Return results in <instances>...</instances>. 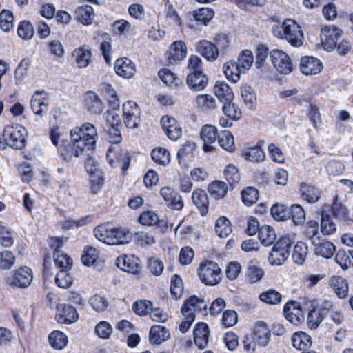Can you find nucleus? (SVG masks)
<instances>
[{
    "instance_id": "obj_1",
    "label": "nucleus",
    "mask_w": 353,
    "mask_h": 353,
    "mask_svg": "<svg viewBox=\"0 0 353 353\" xmlns=\"http://www.w3.org/2000/svg\"><path fill=\"white\" fill-rule=\"evenodd\" d=\"M72 144L65 145L61 156L69 161L72 156L78 157L87 151L93 150L95 148L97 132L95 126L90 123H85L79 128H75L70 131Z\"/></svg>"
},
{
    "instance_id": "obj_2",
    "label": "nucleus",
    "mask_w": 353,
    "mask_h": 353,
    "mask_svg": "<svg viewBox=\"0 0 353 353\" xmlns=\"http://www.w3.org/2000/svg\"><path fill=\"white\" fill-rule=\"evenodd\" d=\"M274 34L288 41L294 47H300L303 43V32L301 26L291 19L284 20L281 26L276 28Z\"/></svg>"
},
{
    "instance_id": "obj_3",
    "label": "nucleus",
    "mask_w": 353,
    "mask_h": 353,
    "mask_svg": "<svg viewBox=\"0 0 353 353\" xmlns=\"http://www.w3.org/2000/svg\"><path fill=\"white\" fill-rule=\"evenodd\" d=\"M207 304L203 299L196 296L189 297L181 307V313L185 320L180 324L179 330L185 333L190 327L195 319V312L206 310Z\"/></svg>"
},
{
    "instance_id": "obj_4",
    "label": "nucleus",
    "mask_w": 353,
    "mask_h": 353,
    "mask_svg": "<svg viewBox=\"0 0 353 353\" xmlns=\"http://www.w3.org/2000/svg\"><path fill=\"white\" fill-rule=\"evenodd\" d=\"M271 332L268 326L263 322H259L255 325L251 337L245 336L243 340L244 348L248 352L254 351L256 347L266 346L270 339Z\"/></svg>"
},
{
    "instance_id": "obj_5",
    "label": "nucleus",
    "mask_w": 353,
    "mask_h": 353,
    "mask_svg": "<svg viewBox=\"0 0 353 353\" xmlns=\"http://www.w3.org/2000/svg\"><path fill=\"white\" fill-rule=\"evenodd\" d=\"M198 276L202 283L210 286L219 284L222 280L221 270L212 261H205L200 264Z\"/></svg>"
},
{
    "instance_id": "obj_6",
    "label": "nucleus",
    "mask_w": 353,
    "mask_h": 353,
    "mask_svg": "<svg viewBox=\"0 0 353 353\" xmlns=\"http://www.w3.org/2000/svg\"><path fill=\"white\" fill-rule=\"evenodd\" d=\"M26 135V129L18 124L6 125L3 132L4 141L8 145L17 150H21L25 147Z\"/></svg>"
},
{
    "instance_id": "obj_7",
    "label": "nucleus",
    "mask_w": 353,
    "mask_h": 353,
    "mask_svg": "<svg viewBox=\"0 0 353 353\" xmlns=\"http://www.w3.org/2000/svg\"><path fill=\"white\" fill-rule=\"evenodd\" d=\"M106 157L109 164L113 168L121 165L123 172L129 168L130 157L120 148L119 145H110Z\"/></svg>"
},
{
    "instance_id": "obj_8",
    "label": "nucleus",
    "mask_w": 353,
    "mask_h": 353,
    "mask_svg": "<svg viewBox=\"0 0 353 353\" xmlns=\"http://www.w3.org/2000/svg\"><path fill=\"white\" fill-rule=\"evenodd\" d=\"M123 119L126 128L136 129L141 122V110L139 105L132 101L123 104Z\"/></svg>"
},
{
    "instance_id": "obj_9",
    "label": "nucleus",
    "mask_w": 353,
    "mask_h": 353,
    "mask_svg": "<svg viewBox=\"0 0 353 353\" xmlns=\"http://www.w3.org/2000/svg\"><path fill=\"white\" fill-rule=\"evenodd\" d=\"M270 59L274 68L281 74H288L292 71L291 59L285 52L274 49L270 52Z\"/></svg>"
},
{
    "instance_id": "obj_10",
    "label": "nucleus",
    "mask_w": 353,
    "mask_h": 353,
    "mask_svg": "<svg viewBox=\"0 0 353 353\" xmlns=\"http://www.w3.org/2000/svg\"><path fill=\"white\" fill-rule=\"evenodd\" d=\"M341 34L342 30L334 26H326L322 28L321 39L323 48L327 51L333 50Z\"/></svg>"
},
{
    "instance_id": "obj_11",
    "label": "nucleus",
    "mask_w": 353,
    "mask_h": 353,
    "mask_svg": "<svg viewBox=\"0 0 353 353\" xmlns=\"http://www.w3.org/2000/svg\"><path fill=\"white\" fill-rule=\"evenodd\" d=\"M200 136L203 141V150L207 152L214 151L215 147L213 144L219 137L216 128L212 125H205L201 130Z\"/></svg>"
},
{
    "instance_id": "obj_12",
    "label": "nucleus",
    "mask_w": 353,
    "mask_h": 353,
    "mask_svg": "<svg viewBox=\"0 0 353 353\" xmlns=\"http://www.w3.org/2000/svg\"><path fill=\"white\" fill-rule=\"evenodd\" d=\"M196 52L209 61H215L219 57V50L217 46L212 42L203 39L195 44Z\"/></svg>"
},
{
    "instance_id": "obj_13",
    "label": "nucleus",
    "mask_w": 353,
    "mask_h": 353,
    "mask_svg": "<svg viewBox=\"0 0 353 353\" xmlns=\"http://www.w3.org/2000/svg\"><path fill=\"white\" fill-rule=\"evenodd\" d=\"M161 123L164 132L171 140H177L181 136V128L174 118L168 115L163 116L161 119Z\"/></svg>"
},
{
    "instance_id": "obj_14",
    "label": "nucleus",
    "mask_w": 353,
    "mask_h": 353,
    "mask_svg": "<svg viewBox=\"0 0 353 353\" xmlns=\"http://www.w3.org/2000/svg\"><path fill=\"white\" fill-rule=\"evenodd\" d=\"M30 107L37 116L42 117L48 110V99L43 91H36L30 101Z\"/></svg>"
},
{
    "instance_id": "obj_15",
    "label": "nucleus",
    "mask_w": 353,
    "mask_h": 353,
    "mask_svg": "<svg viewBox=\"0 0 353 353\" xmlns=\"http://www.w3.org/2000/svg\"><path fill=\"white\" fill-rule=\"evenodd\" d=\"M57 308L56 319L59 323L70 324L77 321L79 315L74 307L63 304L58 305Z\"/></svg>"
},
{
    "instance_id": "obj_16",
    "label": "nucleus",
    "mask_w": 353,
    "mask_h": 353,
    "mask_svg": "<svg viewBox=\"0 0 353 353\" xmlns=\"http://www.w3.org/2000/svg\"><path fill=\"white\" fill-rule=\"evenodd\" d=\"M117 265L123 271L136 274L141 268L139 259L134 255H123L117 258Z\"/></svg>"
},
{
    "instance_id": "obj_17",
    "label": "nucleus",
    "mask_w": 353,
    "mask_h": 353,
    "mask_svg": "<svg viewBox=\"0 0 353 353\" xmlns=\"http://www.w3.org/2000/svg\"><path fill=\"white\" fill-rule=\"evenodd\" d=\"M187 55V47L182 40L173 42L167 54V59L170 64H174L185 59Z\"/></svg>"
},
{
    "instance_id": "obj_18",
    "label": "nucleus",
    "mask_w": 353,
    "mask_h": 353,
    "mask_svg": "<svg viewBox=\"0 0 353 353\" xmlns=\"http://www.w3.org/2000/svg\"><path fill=\"white\" fill-rule=\"evenodd\" d=\"M300 70L305 75H314L323 69L321 61L314 57H302L300 61Z\"/></svg>"
},
{
    "instance_id": "obj_19",
    "label": "nucleus",
    "mask_w": 353,
    "mask_h": 353,
    "mask_svg": "<svg viewBox=\"0 0 353 353\" xmlns=\"http://www.w3.org/2000/svg\"><path fill=\"white\" fill-rule=\"evenodd\" d=\"M114 70L116 73L126 79L132 78L135 73V65L129 59L124 57L118 59L114 64Z\"/></svg>"
},
{
    "instance_id": "obj_20",
    "label": "nucleus",
    "mask_w": 353,
    "mask_h": 353,
    "mask_svg": "<svg viewBox=\"0 0 353 353\" xmlns=\"http://www.w3.org/2000/svg\"><path fill=\"white\" fill-rule=\"evenodd\" d=\"M32 278L31 270L28 267H23L14 272L10 283L18 288H27L30 285Z\"/></svg>"
},
{
    "instance_id": "obj_21",
    "label": "nucleus",
    "mask_w": 353,
    "mask_h": 353,
    "mask_svg": "<svg viewBox=\"0 0 353 353\" xmlns=\"http://www.w3.org/2000/svg\"><path fill=\"white\" fill-rule=\"evenodd\" d=\"M72 57L79 68H84L88 66L91 61V49L88 46H82L76 48L72 52Z\"/></svg>"
},
{
    "instance_id": "obj_22",
    "label": "nucleus",
    "mask_w": 353,
    "mask_h": 353,
    "mask_svg": "<svg viewBox=\"0 0 353 353\" xmlns=\"http://www.w3.org/2000/svg\"><path fill=\"white\" fill-rule=\"evenodd\" d=\"M208 82V78L203 72H190L186 78L188 86L195 91L205 89Z\"/></svg>"
},
{
    "instance_id": "obj_23",
    "label": "nucleus",
    "mask_w": 353,
    "mask_h": 353,
    "mask_svg": "<svg viewBox=\"0 0 353 353\" xmlns=\"http://www.w3.org/2000/svg\"><path fill=\"white\" fill-rule=\"evenodd\" d=\"M209 328L204 323L196 324L194 330V341L195 345L201 350L205 349L208 343Z\"/></svg>"
},
{
    "instance_id": "obj_24",
    "label": "nucleus",
    "mask_w": 353,
    "mask_h": 353,
    "mask_svg": "<svg viewBox=\"0 0 353 353\" xmlns=\"http://www.w3.org/2000/svg\"><path fill=\"white\" fill-rule=\"evenodd\" d=\"M96 238L105 244L113 245L112 236L114 233V227L110 224H102L98 225L94 230Z\"/></svg>"
},
{
    "instance_id": "obj_25",
    "label": "nucleus",
    "mask_w": 353,
    "mask_h": 353,
    "mask_svg": "<svg viewBox=\"0 0 353 353\" xmlns=\"http://www.w3.org/2000/svg\"><path fill=\"white\" fill-rule=\"evenodd\" d=\"M296 304L295 301H291L287 303L283 307L286 319L294 325L301 323L304 319L301 311L296 307Z\"/></svg>"
},
{
    "instance_id": "obj_26",
    "label": "nucleus",
    "mask_w": 353,
    "mask_h": 353,
    "mask_svg": "<svg viewBox=\"0 0 353 353\" xmlns=\"http://www.w3.org/2000/svg\"><path fill=\"white\" fill-rule=\"evenodd\" d=\"M192 199L193 203L199 210L201 215H205L208 212L209 205L207 193L201 189L196 190L192 193Z\"/></svg>"
},
{
    "instance_id": "obj_27",
    "label": "nucleus",
    "mask_w": 353,
    "mask_h": 353,
    "mask_svg": "<svg viewBox=\"0 0 353 353\" xmlns=\"http://www.w3.org/2000/svg\"><path fill=\"white\" fill-rule=\"evenodd\" d=\"M215 95L222 102L232 101L234 93L231 88L224 81H217L214 88Z\"/></svg>"
},
{
    "instance_id": "obj_28",
    "label": "nucleus",
    "mask_w": 353,
    "mask_h": 353,
    "mask_svg": "<svg viewBox=\"0 0 353 353\" xmlns=\"http://www.w3.org/2000/svg\"><path fill=\"white\" fill-rule=\"evenodd\" d=\"M330 286L339 298H345L348 293L347 281L341 276H332L329 282Z\"/></svg>"
},
{
    "instance_id": "obj_29",
    "label": "nucleus",
    "mask_w": 353,
    "mask_h": 353,
    "mask_svg": "<svg viewBox=\"0 0 353 353\" xmlns=\"http://www.w3.org/2000/svg\"><path fill=\"white\" fill-rule=\"evenodd\" d=\"M170 337L169 331L163 326L153 325L150 328V341L152 344L159 345Z\"/></svg>"
},
{
    "instance_id": "obj_30",
    "label": "nucleus",
    "mask_w": 353,
    "mask_h": 353,
    "mask_svg": "<svg viewBox=\"0 0 353 353\" xmlns=\"http://www.w3.org/2000/svg\"><path fill=\"white\" fill-rule=\"evenodd\" d=\"M85 102L90 111L96 114L102 112L104 105L98 95L94 92H88L85 96Z\"/></svg>"
},
{
    "instance_id": "obj_31",
    "label": "nucleus",
    "mask_w": 353,
    "mask_h": 353,
    "mask_svg": "<svg viewBox=\"0 0 353 353\" xmlns=\"http://www.w3.org/2000/svg\"><path fill=\"white\" fill-rule=\"evenodd\" d=\"M76 15L84 26H90L92 23L94 19V10L91 6L83 5L78 7L75 11Z\"/></svg>"
},
{
    "instance_id": "obj_32",
    "label": "nucleus",
    "mask_w": 353,
    "mask_h": 353,
    "mask_svg": "<svg viewBox=\"0 0 353 353\" xmlns=\"http://www.w3.org/2000/svg\"><path fill=\"white\" fill-rule=\"evenodd\" d=\"M259 239L261 244L265 246H270L272 245L276 239V234L274 229L267 225L260 227L259 231Z\"/></svg>"
},
{
    "instance_id": "obj_33",
    "label": "nucleus",
    "mask_w": 353,
    "mask_h": 353,
    "mask_svg": "<svg viewBox=\"0 0 353 353\" xmlns=\"http://www.w3.org/2000/svg\"><path fill=\"white\" fill-rule=\"evenodd\" d=\"M196 151V145L194 142L187 141L179 150L177 157L180 162L192 160Z\"/></svg>"
},
{
    "instance_id": "obj_34",
    "label": "nucleus",
    "mask_w": 353,
    "mask_h": 353,
    "mask_svg": "<svg viewBox=\"0 0 353 353\" xmlns=\"http://www.w3.org/2000/svg\"><path fill=\"white\" fill-rule=\"evenodd\" d=\"M223 72L226 78L233 83L237 82L240 79L241 73H244L236 64L235 61H228L223 65Z\"/></svg>"
},
{
    "instance_id": "obj_35",
    "label": "nucleus",
    "mask_w": 353,
    "mask_h": 353,
    "mask_svg": "<svg viewBox=\"0 0 353 353\" xmlns=\"http://www.w3.org/2000/svg\"><path fill=\"white\" fill-rule=\"evenodd\" d=\"M300 192L302 198L308 203H312L318 201L320 199L319 191L313 187L305 183L300 185Z\"/></svg>"
},
{
    "instance_id": "obj_36",
    "label": "nucleus",
    "mask_w": 353,
    "mask_h": 353,
    "mask_svg": "<svg viewBox=\"0 0 353 353\" xmlns=\"http://www.w3.org/2000/svg\"><path fill=\"white\" fill-rule=\"evenodd\" d=\"M241 97L250 109L255 108L256 104V96L254 89L248 84H243L241 87Z\"/></svg>"
},
{
    "instance_id": "obj_37",
    "label": "nucleus",
    "mask_w": 353,
    "mask_h": 353,
    "mask_svg": "<svg viewBox=\"0 0 353 353\" xmlns=\"http://www.w3.org/2000/svg\"><path fill=\"white\" fill-rule=\"evenodd\" d=\"M292 343L296 349L304 351L311 346V338L305 332H296L292 336Z\"/></svg>"
},
{
    "instance_id": "obj_38",
    "label": "nucleus",
    "mask_w": 353,
    "mask_h": 353,
    "mask_svg": "<svg viewBox=\"0 0 353 353\" xmlns=\"http://www.w3.org/2000/svg\"><path fill=\"white\" fill-rule=\"evenodd\" d=\"M49 343L52 347L57 350L63 349L68 344V337L62 332L53 331L48 336Z\"/></svg>"
},
{
    "instance_id": "obj_39",
    "label": "nucleus",
    "mask_w": 353,
    "mask_h": 353,
    "mask_svg": "<svg viewBox=\"0 0 353 353\" xmlns=\"http://www.w3.org/2000/svg\"><path fill=\"white\" fill-rule=\"evenodd\" d=\"M191 14L197 22L206 26L214 17V13L212 8H201L192 11Z\"/></svg>"
},
{
    "instance_id": "obj_40",
    "label": "nucleus",
    "mask_w": 353,
    "mask_h": 353,
    "mask_svg": "<svg viewBox=\"0 0 353 353\" xmlns=\"http://www.w3.org/2000/svg\"><path fill=\"white\" fill-rule=\"evenodd\" d=\"M219 145L225 150L232 152L235 150L234 137L228 130L222 131L217 138Z\"/></svg>"
},
{
    "instance_id": "obj_41",
    "label": "nucleus",
    "mask_w": 353,
    "mask_h": 353,
    "mask_svg": "<svg viewBox=\"0 0 353 353\" xmlns=\"http://www.w3.org/2000/svg\"><path fill=\"white\" fill-rule=\"evenodd\" d=\"M308 254V248L306 243L299 241L294 247L292 257L293 261L299 264L304 263L306 256Z\"/></svg>"
},
{
    "instance_id": "obj_42",
    "label": "nucleus",
    "mask_w": 353,
    "mask_h": 353,
    "mask_svg": "<svg viewBox=\"0 0 353 353\" xmlns=\"http://www.w3.org/2000/svg\"><path fill=\"white\" fill-rule=\"evenodd\" d=\"M334 252L335 246L330 241H321L315 245V254L323 258H330Z\"/></svg>"
},
{
    "instance_id": "obj_43",
    "label": "nucleus",
    "mask_w": 353,
    "mask_h": 353,
    "mask_svg": "<svg viewBox=\"0 0 353 353\" xmlns=\"http://www.w3.org/2000/svg\"><path fill=\"white\" fill-rule=\"evenodd\" d=\"M215 231L219 237H227L232 231L230 221L225 216L219 217L216 221Z\"/></svg>"
},
{
    "instance_id": "obj_44",
    "label": "nucleus",
    "mask_w": 353,
    "mask_h": 353,
    "mask_svg": "<svg viewBox=\"0 0 353 353\" xmlns=\"http://www.w3.org/2000/svg\"><path fill=\"white\" fill-rule=\"evenodd\" d=\"M242 157L247 161L260 162L265 159V153L259 147L245 149Z\"/></svg>"
},
{
    "instance_id": "obj_45",
    "label": "nucleus",
    "mask_w": 353,
    "mask_h": 353,
    "mask_svg": "<svg viewBox=\"0 0 353 353\" xmlns=\"http://www.w3.org/2000/svg\"><path fill=\"white\" fill-rule=\"evenodd\" d=\"M222 110L224 114L230 119L238 121L241 117L240 108L232 101L223 103Z\"/></svg>"
},
{
    "instance_id": "obj_46",
    "label": "nucleus",
    "mask_w": 353,
    "mask_h": 353,
    "mask_svg": "<svg viewBox=\"0 0 353 353\" xmlns=\"http://www.w3.org/2000/svg\"><path fill=\"white\" fill-rule=\"evenodd\" d=\"M151 157L154 161L159 165H165L170 161V152L164 148L154 149L151 152Z\"/></svg>"
},
{
    "instance_id": "obj_47",
    "label": "nucleus",
    "mask_w": 353,
    "mask_h": 353,
    "mask_svg": "<svg viewBox=\"0 0 353 353\" xmlns=\"http://www.w3.org/2000/svg\"><path fill=\"white\" fill-rule=\"evenodd\" d=\"M259 299L261 301L269 305H277L281 303L282 295L273 289L268 290L260 294Z\"/></svg>"
},
{
    "instance_id": "obj_48",
    "label": "nucleus",
    "mask_w": 353,
    "mask_h": 353,
    "mask_svg": "<svg viewBox=\"0 0 353 353\" xmlns=\"http://www.w3.org/2000/svg\"><path fill=\"white\" fill-rule=\"evenodd\" d=\"M321 232L326 235L333 234L336 230V225L332 220L330 214L323 211L321 219Z\"/></svg>"
},
{
    "instance_id": "obj_49",
    "label": "nucleus",
    "mask_w": 353,
    "mask_h": 353,
    "mask_svg": "<svg viewBox=\"0 0 353 353\" xmlns=\"http://www.w3.org/2000/svg\"><path fill=\"white\" fill-rule=\"evenodd\" d=\"M14 28V17L10 10H2L0 12V28L2 31L8 32Z\"/></svg>"
},
{
    "instance_id": "obj_50",
    "label": "nucleus",
    "mask_w": 353,
    "mask_h": 353,
    "mask_svg": "<svg viewBox=\"0 0 353 353\" xmlns=\"http://www.w3.org/2000/svg\"><path fill=\"white\" fill-rule=\"evenodd\" d=\"M224 176L231 188L238 184L241 179L238 169L233 165H229L225 168Z\"/></svg>"
},
{
    "instance_id": "obj_51",
    "label": "nucleus",
    "mask_w": 353,
    "mask_h": 353,
    "mask_svg": "<svg viewBox=\"0 0 353 353\" xmlns=\"http://www.w3.org/2000/svg\"><path fill=\"white\" fill-rule=\"evenodd\" d=\"M54 261L60 270H70L72 265V260L61 250L54 252Z\"/></svg>"
},
{
    "instance_id": "obj_52",
    "label": "nucleus",
    "mask_w": 353,
    "mask_h": 353,
    "mask_svg": "<svg viewBox=\"0 0 353 353\" xmlns=\"http://www.w3.org/2000/svg\"><path fill=\"white\" fill-rule=\"evenodd\" d=\"M227 185L223 181H214L208 186V191L214 198H223L227 193Z\"/></svg>"
},
{
    "instance_id": "obj_53",
    "label": "nucleus",
    "mask_w": 353,
    "mask_h": 353,
    "mask_svg": "<svg viewBox=\"0 0 353 353\" xmlns=\"http://www.w3.org/2000/svg\"><path fill=\"white\" fill-rule=\"evenodd\" d=\"M159 77L162 81L169 86H176L181 80L171 70L163 68L159 71Z\"/></svg>"
},
{
    "instance_id": "obj_54",
    "label": "nucleus",
    "mask_w": 353,
    "mask_h": 353,
    "mask_svg": "<svg viewBox=\"0 0 353 353\" xmlns=\"http://www.w3.org/2000/svg\"><path fill=\"white\" fill-rule=\"evenodd\" d=\"M271 214L276 221H284L290 216V210L282 204L275 203L271 208Z\"/></svg>"
},
{
    "instance_id": "obj_55",
    "label": "nucleus",
    "mask_w": 353,
    "mask_h": 353,
    "mask_svg": "<svg viewBox=\"0 0 353 353\" xmlns=\"http://www.w3.org/2000/svg\"><path fill=\"white\" fill-rule=\"evenodd\" d=\"M252 63L253 54L252 51L249 50H243L239 56L236 64H238L239 67L245 72V71L250 69Z\"/></svg>"
},
{
    "instance_id": "obj_56",
    "label": "nucleus",
    "mask_w": 353,
    "mask_h": 353,
    "mask_svg": "<svg viewBox=\"0 0 353 353\" xmlns=\"http://www.w3.org/2000/svg\"><path fill=\"white\" fill-rule=\"evenodd\" d=\"M68 270L66 269L60 270L57 274L55 282L59 288H68L72 284L73 279Z\"/></svg>"
},
{
    "instance_id": "obj_57",
    "label": "nucleus",
    "mask_w": 353,
    "mask_h": 353,
    "mask_svg": "<svg viewBox=\"0 0 353 353\" xmlns=\"http://www.w3.org/2000/svg\"><path fill=\"white\" fill-rule=\"evenodd\" d=\"M242 201L248 206L256 203L259 199V192L253 187H248L241 192Z\"/></svg>"
},
{
    "instance_id": "obj_58",
    "label": "nucleus",
    "mask_w": 353,
    "mask_h": 353,
    "mask_svg": "<svg viewBox=\"0 0 353 353\" xmlns=\"http://www.w3.org/2000/svg\"><path fill=\"white\" fill-rule=\"evenodd\" d=\"M89 303L97 312H102L106 310L109 303L105 296L94 294L89 299Z\"/></svg>"
},
{
    "instance_id": "obj_59",
    "label": "nucleus",
    "mask_w": 353,
    "mask_h": 353,
    "mask_svg": "<svg viewBox=\"0 0 353 353\" xmlns=\"http://www.w3.org/2000/svg\"><path fill=\"white\" fill-rule=\"evenodd\" d=\"M195 101L197 105L203 109H215L216 103L214 98L210 94H199L196 96Z\"/></svg>"
},
{
    "instance_id": "obj_60",
    "label": "nucleus",
    "mask_w": 353,
    "mask_h": 353,
    "mask_svg": "<svg viewBox=\"0 0 353 353\" xmlns=\"http://www.w3.org/2000/svg\"><path fill=\"white\" fill-rule=\"evenodd\" d=\"M290 216L294 224L302 225L305 221V212L303 208L298 205L294 204L290 210Z\"/></svg>"
},
{
    "instance_id": "obj_61",
    "label": "nucleus",
    "mask_w": 353,
    "mask_h": 353,
    "mask_svg": "<svg viewBox=\"0 0 353 353\" xmlns=\"http://www.w3.org/2000/svg\"><path fill=\"white\" fill-rule=\"evenodd\" d=\"M130 232L128 230L124 228H116L114 227V233L112 236V241L114 245H122L128 243L130 239Z\"/></svg>"
},
{
    "instance_id": "obj_62",
    "label": "nucleus",
    "mask_w": 353,
    "mask_h": 353,
    "mask_svg": "<svg viewBox=\"0 0 353 353\" xmlns=\"http://www.w3.org/2000/svg\"><path fill=\"white\" fill-rule=\"evenodd\" d=\"M263 270L255 264H250L248 268L247 277L251 283L259 282L263 276Z\"/></svg>"
},
{
    "instance_id": "obj_63",
    "label": "nucleus",
    "mask_w": 353,
    "mask_h": 353,
    "mask_svg": "<svg viewBox=\"0 0 353 353\" xmlns=\"http://www.w3.org/2000/svg\"><path fill=\"white\" fill-rule=\"evenodd\" d=\"M18 35L26 40L31 39L34 33V28L29 21H22L19 23L17 29Z\"/></svg>"
},
{
    "instance_id": "obj_64",
    "label": "nucleus",
    "mask_w": 353,
    "mask_h": 353,
    "mask_svg": "<svg viewBox=\"0 0 353 353\" xmlns=\"http://www.w3.org/2000/svg\"><path fill=\"white\" fill-rule=\"evenodd\" d=\"M289 255L283 252L279 249H275L273 246L271 252L269 254L268 260L272 265H279L283 263Z\"/></svg>"
}]
</instances>
